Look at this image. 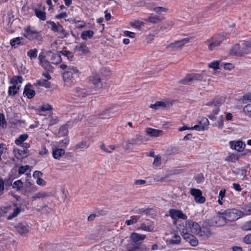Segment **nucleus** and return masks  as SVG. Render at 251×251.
Listing matches in <instances>:
<instances>
[{
  "label": "nucleus",
  "mask_w": 251,
  "mask_h": 251,
  "mask_svg": "<svg viewBox=\"0 0 251 251\" xmlns=\"http://www.w3.org/2000/svg\"><path fill=\"white\" fill-rule=\"evenodd\" d=\"M199 224L191 220H187L185 222V225L181 231V234L183 239L188 242L190 244L194 247L197 246L199 244L198 240L193 234L198 235L200 231Z\"/></svg>",
  "instance_id": "nucleus-1"
},
{
  "label": "nucleus",
  "mask_w": 251,
  "mask_h": 251,
  "mask_svg": "<svg viewBox=\"0 0 251 251\" xmlns=\"http://www.w3.org/2000/svg\"><path fill=\"white\" fill-rule=\"evenodd\" d=\"M60 68L66 70L63 74V78L65 85L71 87L75 83V79L79 77V71L75 66H68L65 64H61Z\"/></svg>",
  "instance_id": "nucleus-2"
},
{
  "label": "nucleus",
  "mask_w": 251,
  "mask_h": 251,
  "mask_svg": "<svg viewBox=\"0 0 251 251\" xmlns=\"http://www.w3.org/2000/svg\"><path fill=\"white\" fill-rule=\"evenodd\" d=\"M231 55L237 56H247L251 59V40L245 41L233 46L230 50Z\"/></svg>",
  "instance_id": "nucleus-3"
},
{
  "label": "nucleus",
  "mask_w": 251,
  "mask_h": 251,
  "mask_svg": "<svg viewBox=\"0 0 251 251\" xmlns=\"http://www.w3.org/2000/svg\"><path fill=\"white\" fill-rule=\"evenodd\" d=\"M69 144L67 139L60 141L52 147V154L53 157L55 159H60L65 154V150Z\"/></svg>",
  "instance_id": "nucleus-4"
},
{
  "label": "nucleus",
  "mask_w": 251,
  "mask_h": 251,
  "mask_svg": "<svg viewBox=\"0 0 251 251\" xmlns=\"http://www.w3.org/2000/svg\"><path fill=\"white\" fill-rule=\"evenodd\" d=\"M226 38L224 34L216 35L207 39L205 44L207 45L208 50L211 51L219 47Z\"/></svg>",
  "instance_id": "nucleus-5"
},
{
  "label": "nucleus",
  "mask_w": 251,
  "mask_h": 251,
  "mask_svg": "<svg viewBox=\"0 0 251 251\" xmlns=\"http://www.w3.org/2000/svg\"><path fill=\"white\" fill-rule=\"evenodd\" d=\"M24 36L29 40L40 41L42 39L40 32L38 31L35 27L27 25L24 28Z\"/></svg>",
  "instance_id": "nucleus-6"
},
{
  "label": "nucleus",
  "mask_w": 251,
  "mask_h": 251,
  "mask_svg": "<svg viewBox=\"0 0 251 251\" xmlns=\"http://www.w3.org/2000/svg\"><path fill=\"white\" fill-rule=\"evenodd\" d=\"M227 222H231L238 219L241 216V212L236 209L222 210Z\"/></svg>",
  "instance_id": "nucleus-7"
},
{
  "label": "nucleus",
  "mask_w": 251,
  "mask_h": 251,
  "mask_svg": "<svg viewBox=\"0 0 251 251\" xmlns=\"http://www.w3.org/2000/svg\"><path fill=\"white\" fill-rule=\"evenodd\" d=\"M47 23L50 25L51 30L60 34L61 38L67 37L69 35V33L65 31L59 23H55L52 21H48Z\"/></svg>",
  "instance_id": "nucleus-8"
},
{
  "label": "nucleus",
  "mask_w": 251,
  "mask_h": 251,
  "mask_svg": "<svg viewBox=\"0 0 251 251\" xmlns=\"http://www.w3.org/2000/svg\"><path fill=\"white\" fill-rule=\"evenodd\" d=\"M190 193L194 197L196 203L202 204L205 201V198L202 196V192L200 189L192 188Z\"/></svg>",
  "instance_id": "nucleus-9"
},
{
  "label": "nucleus",
  "mask_w": 251,
  "mask_h": 251,
  "mask_svg": "<svg viewBox=\"0 0 251 251\" xmlns=\"http://www.w3.org/2000/svg\"><path fill=\"white\" fill-rule=\"evenodd\" d=\"M229 145L231 149L239 152L243 151L246 147L245 143L241 140L230 141Z\"/></svg>",
  "instance_id": "nucleus-10"
},
{
  "label": "nucleus",
  "mask_w": 251,
  "mask_h": 251,
  "mask_svg": "<svg viewBox=\"0 0 251 251\" xmlns=\"http://www.w3.org/2000/svg\"><path fill=\"white\" fill-rule=\"evenodd\" d=\"M8 209L9 215L7 217L8 220H11L16 217L21 212V208L17 206L16 204H13L12 206H7Z\"/></svg>",
  "instance_id": "nucleus-11"
},
{
  "label": "nucleus",
  "mask_w": 251,
  "mask_h": 251,
  "mask_svg": "<svg viewBox=\"0 0 251 251\" xmlns=\"http://www.w3.org/2000/svg\"><path fill=\"white\" fill-rule=\"evenodd\" d=\"M213 221L212 225L218 226H224L227 222L222 210L217 214L216 216L213 219Z\"/></svg>",
  "instance_id": "nucleus-12"
},
{
  "label": "nucleus",
  "mask_w": 251,
  "mask_h": 251,
  "mask_svg": "<svg viewBox=\"0 0 251 251\" xmlns=\"http://www.w3.org/2000/svg\"><path fill=\"white\" fill-rule=\"evenodd\" d=\"M192 39V37H187L180 40L176 41L175 42L169 44L167 46V48L173 49L181 48L185 44L190 43Z\"/></svg>",
  "instance_id": "nucleus-13"
},
{
  "label": "nucleus",
  "mask_w": 251,
  "mask_h": 251,
  "mask_svg": "<svg viewBox=\"0 0 251 251\" xmlns=\"http://www.w3.org/2000/svg\"><path fill=\"white\" fill-rule=\"evenodd\" d=\"M119 110L118 106L114 105L103 111L102 115L104 116L103 118H109L115 116L119 112Z\"/></svg>",
  "instance_id": "nucleus-14"
},
{
  "label": "nucleus",
  "mask_w": 251,
  "mask_h": 251,
  "mask_svg": "<svg viewBox=\"0 0 251 251\" xmlns=\"http://www.w3.org/2000/svg\"><path fill=\"white\" fill-rule=\"evenodd\" d=\"M169 215L172 219H181L182 220H186L187 216L184 214L181 210L177 209H170L169 211Z\"/></svg>",
  "instance_id": "nucleus-15"
},
{
  "label": "nucleus",
  "mask_w": 251,
  "mask_h": 251,
  "mask_svg": "<svg viewBox=\"0 0 251 251\" xmlns=\"http://www.w3.org/2000/svg\"><path fill=\"white\" fill-rule=\"evenodd\" d=\"M125 251H148L149 249L145 245H134L132 244H128L126 246Z\"/></svg>",
  "instance_id": "nucleus-16"
},
{
  "label": "nucleus",
  "mask_w": 251,
  "mask_h": 251,
  "mask_svg": "<svg viewBox=\"0 0 251 251\" xmlns=\"http://www.w3.org/2000/svg\"><path fill=\"white\" fill-rule=\"evenodd\" d=\"M15 228L20 235H24L29 232L30 227L26 223H19L15 226Z\"/></svg>",
  "instance_id": "nucleus-17"
},
{
  "label": "nucleus",
  "mask_w": 251,
  "mask_h": 251,
  "mask_svg": "<svg viewBox=\"0 0 251 251\" xmlns=\"http://www.w3.org/2000/svg\"><path fill=\"white\" fill-rule=\"evenodd\" d=\"M209 124L208 120L206 118L202 117L199 121V125L194 126L192 128L195 129V130L197 131L203 130L208 126Z\"/></svg>",
  "instance_id": "nucleus-18"
},
{
  "label": "nucleus",
  "mask_w": 251,
  "mask_h": 251,
  "mask_svg": "<svg viewBox=\"0 0 251 251\" xmlns=\"http://www.w3.org/2000/svg\"><path fill=\"white\" fill-rule=\"evenodd\" d=\"M202 78V75L201 74H189L186 76L185 78L182 80V82L184 84H186L195 80H201Z\"/></svg>",
  "instance_id": "nucleus-19"
},
{
  "label": "nucleus",
  "mask_w": 251,
  "mask_h": 251,
  "mask_svg": "<svg viewBox=\"0 0 251 251\" xmlns=\"http://www.w3.org/2000/svg\"><path fill=\"white\" fill-rule=\"evenodd\" d=\"M91 94L90 90H87L84 88H76L74 89V94L75 96L80 98H84L85 96Z\"/></svg>",
  "instance_id": "nucleus-20"
},
{
  "label": "nucleus",
  "mask_w": 251,
  "mask_h": 251,
  "mask_svg": "<svg viewBox=\"0 0 251 251\" xmlns=\"http://www.w3.org/2000/svg\"><path fill=\"white\" fill-rule=\"evenodd\" d=\"M23 94L28 99H31L35 95V92L31 89V85L30 84H28L25 87Z\"/></svg>",
  "instance_id": "nucleus-21"
},
{
  "label": "nucleus",
  "mask_w": 251,
  "mask_h": 251,
  "mask_svg": "<svg viewBox=\"0 0 251 251\" xmlns=\"http://www.w3.org/2000/svg\"><path fill=\"white\" fill-rule=\"evenodd\" d=\"M146 132L149 136L154 137L160 136L163 134L162 130L151 127H148L146 129Z\"/></svg>",
  "instance_id": "nucleus-22"
},
{
  "label": "nucleus",
  "mask_w": 251,
  "mask_h": 251,
  "mask_svg": "<svg viewBox=\"0 0 251 251\" xmlns=\"http://www.w3.org/2000/svg\"><path fill=\"white\" fill-rule=\"evenodd\" d=\"M146 238V235L143 234H139L138 233L133 232L130 236V241L134 243L144 240Z\"/></svg>",
  "instance_id": "nucleus-23"
},
{
  "label": "nucleus",
  "mask_w": 251,
  "mask_h": 251,
  "mask_svg": "<svg viewBox=\"0 0 251 251\" xmlns=\"http://www.w3.org/2000/svg\"><path fill=\"white\" fill-rule=\"evenodd\" d=\"M89 81L94 85L95 88L99 87L100 85V76L97 74H93L89 78Z\"/></svg>",
  "instance_id": "nucleus-24"
},
{
  "label": "nucleus",
  "mask_w": 251,
  "mask_h": 251,
  "mask_svg": "<svg viewBox=\"0 0 251 251\" xmlns=\"http://www.w3.org/2000/svg\"><path fill=\"white\" fill-rule=\"evenodd\" d=\"M52 109V106L48 103H44L42 105L36 109V113L40 115H44L43 112L50 111Z\"/></svg>",
  "instance_id": "nucleus-25"
},
{
  "label": "nucleus",
  "mask_w": 251,
  "mask_h": 251,
  "mask_svg": "<svg viewBox=\"0 0 251 251\" xmlns=\"http://www.w3.org/2000/svg\"><path fill=\"white\" fill-rule=\"evenodd\" d=\"M36 16L42 21H45L46 19V14L44 9L41 10L37 8L33 9Z\"/></svg>",
  "instance_id": "nucleus-26"
},
{
  "label": "nucleus",
  "mask_w": 251,
  "mask_h": 251,
  "mask_svg": "<svg viewBox=\"0 0 251 251\" xmlns=\"http://www.w3.org/2000/svg\"><path fill=\"white\" fill-rule=\"evenodd\" d=\"M239 158V155L235 153L229 152L225 160L229 162H235Z\"/></svg>",
  "instance_id": "nucleus-27"
},
{
  "label": "nucleus",
  "mask_w": 251,
  "mask_h": 251,
  "mask_svg": "<svg viewBox=\"0 0 251 251\" xmlns=\"http://www.w3.org/2000/svg\"><path fill=\"white\" fill-rule=\"evenodd\" d=\"M162 20V18H161L159 16L157 15H154L153 14H151L147 18L145 19V21L146 22H150L153 24H156Z\"/></svg>",
  "instance_id": "nucleus-28"
},
{
  "label": "nucleus",
  "mask_w": 251,
  "mask_h": 251,
  "mask_svg": "<svg viewBox=\"0 0 251 251\" xmlns=\"http://www.w3.org/2000/svg\"><path fill=\"white\" fill-rule=\"evenodd\" d=\"M211 235V232L209 228L206 227H200V231L198 233V236L203 238H208Z\"/></svg>",
  "instance_id": "nucleus-29"
},
{
  "label": "nucleus",
  "mask_w": 251,
  "mask_h": 251,
  "mask_svg": "<svg viewBox=\"0 0 251 251\" xmlns=\"http://www.w3.org/2000/svg\"><path fill=\"white\" fill-rule=\"evenodd\" d=\"M50 195L49 193L45 191H40L34 194L31 198L33 201H36L38 199H43Z\"/></svg>",
  "instance_id": "nucleus-30"
},
{
  "label": "nucleus",
  "mask_w": 251,
  "mask_h": 251,
  "mask_svg": "<svg viewBox=\"0 0 251 251\" xmlns=\"http://www.w3.org/2000/svg\"><path fill=\"white\" fill-rule=\"evenodd\" d=\"M14 152L15 154V156L18 159H22L24 157L26 156V151L25 150H20L18 149H14Z\"/></svg>",
  "instance_id": "nucleus-31"
},
{
  "label": "nucleus",
  "mask_w": 251,
  "mask_h": 251,
  "mask_svg": "<svg viewBox=\"0 0 251 251\" xmlns=\"http://www.w3.org/2000/svg\"><path fill=\"white\" fill-rule=\"evenodd\" d=\"M62 59L60 52L52 54L50 62L52 64H58L61 62Z\"/></svg>",
  "instance_id": "nucleus-32"
},
{
  "label": "nucleus",
  "mask_w": 251,
  "mask_h": 251,
  "mask_svg": "<svg viewBox=\"0 0 251 251\" xmlns=\"http://www.w3.org/2000/svg\"><path fill=\"white\" fill-rule=\"evenodd\" d=\"M75 50L77 51H81L83 53L87 54L89 52V50L85 43H81L80 44L76 46Z\"/></svg>",
  "instance_id": "nucleus-33"
},
{
  "label": "nucleus",
  "mask_w": 251,
  "mask_h": 251,
  "mask_svg": "<svg viewBox=\"0 0 251 251\" xmlns=\"http://www.w3.org/2000/svg\"><path fill=\"white\" fill-rule=\"evenodd\" d=\"M23 80L22 76L16 75L11 79L10 83L12 85L21 86V84L22 83Z\"/></svg>",
  "instance_id": "nucleus-34"
},
{
  "label": "nucleus",
  "mask_w": 251,
  "mask_h": 251,
  "mask_svg": "<svg viewBox=\"0 0 251 251\" xmlns=\"http://www.w3.org/2000/svg\"><path fill=\"white\" fill-rule=\"evenodd\" d=\"M20 86L12 85L9 87L8 94L9 96H14L17 94L19 91Z\"/></svg>",
  "instance_id": "nucleus-35"
},
{
  "label": "nucleus",
  "mask_w": 251,
  "mask_h": 251,
  "mask_svg": "<svg viewBox=\"0 0 251 251\" xmlns=\"http://www.w3.org/2000/svg\"><path fill=\"white\" fill-rule=\"evenodd\" d=\"M40 64L46 70H50V63L47 61L45 57L42 56L41 55L39 56Z\"/></svg>",
  "instance_id": "nucleus-36"
},
{
  "label": "nucleus",
  "mask_w": 251,
  "mask_h": 251,
  "mask_svg": "<svg viewBox=\"0 0 251 251\" xmlns=\"http://www.w3.org/2000/svg\"><path fill=\"white\" fill-rule=\"evenodd\" d=\"M28 137L27 134H22L15 140V143L17 146H21L24 143V141L28 138Z\"/></svg>",
  "instance_id": "nucleus-37"
},
{
  "label": "nucleus",
  "mask_w": 251,
  "mask_h": 251,
  "mask_svg": "<svg viewBox=\"0 0 251 251\" xmlns=\"http://www.w3.org/2000/svg\"><path fill=\"white\" fill-rule=\"evenodd\" d=\"M153 226L151 224L146 225L145 223H142L138 228V229L151 232L153 230Z\"/></svg>",
  "instance_id": "nucleus-38"
},
{
  "label": "nucleus",
  "mask_w": 251,
  "mask_h": 251,
  "mask_svg": "<svg viewBox=\"0 0 251 251\" xmlns=\"http://www.w3.org/2000/svg\"><path fill=\"white\" fill-rule=\"evenodd\" d=\"M36 86H40L44 87L45 88L50 87V83L48 80L45 79H40L38 80L34 84Z\"/></svg>",
  "instance_id": "nucleus-39"
},
{
  "label": "nucleus",
  "mask_w": 251,
  "mask_h": 251,
  "mask_svg": "<svg viewBox=\"0 0 251 251\" xmlns=\"http://www.w3.org/2000/svg\"><path fill=\"white\" fill-rule=\"evenodd\" d=\"M94 34V32L91 30L84 31L82 33L81 38L84 40H86L92 38Z\"/></svg>",
  "instance_id": "nucleus-40"
},
{
  "label": "nucleus",
  "mask_w": 251,
  "mask_h": 251,
  "mask_svg": "<svg viewBox=\"0 0 251 251\" xmlns=\"http://www.w3.org/2000/svg\"><path fill=\"white\" fill-rule=\"evenodd\" d=\"M181 238L178 235H175L172 236V238L169 240H167V242L169 244H178L180 242Z\"/></svg>",
  "instance_id": "nucleus-41"
},
{
  "label": "nucleus",
  "mask_w": 251,
  "mask_h": 251,
  "mask_svg": "<svg viewBox=\"0 0 251 251\" xmlns=\"http://www.w3.org/2000/svg\"><path fill=\"white\" fill-rule=\"evenodd\" d=\"M89 146V145L87 143L86 141H81L78 142L75 146V149L76 150H83L86 149L88 148Z\"/></svg>",
  "instance_id": "nucleus-42"
},
{
  "label": "nucleus",
  "mask_w": 251,
  "mask_h": 251,
  "mask_svg": "<svg viewBox=\"0 0 251 251\" xmlns=\"http://www.w3.org/2000/svg\"><path fill=\"white\" fill-rule=\"evenodd\" d=\"M165 106V102L163 101H157L154 104H151L150 105V107L153 109H158L161 107H164Z\"/></svg>",
  "instance_id": "nucleus-43"
},
{
  "label": "nucleus",
  "mask_w": 251,
  "mask_h": 251,
  "mask_svg": "<svg viewBox=\"0 0 251 251\" xmlns=\"http://www.w3.org/2000/svg\"><path fill=\"white\" fill-rule=\"evenodd\" d=\"M239 102L242 104L247 103L251 102V95L246 94L244 95L239 100Z\"/></svg>",
  "instance_id": "nucleus-44"
},
{
  "label": "nucleus",
  "mask_w": 251,
  "mask_h": 251,
  "mask_svg": "<svg viewBox=\"0 0 251 251\" xmlns=\"http://www.w3.org/2000/svg\"><path fill=\"white\" fill-rule=\"evenodd\" d=\"M38 50L37 49H34L29 50L27 52V56L31 60L34 59L37 57Z\"/></svg>",
  "instance_id": "nucleus-45"
},
{
  "label": "nucleus",
  "mask_w": 251,
  "mask_h": 251,
  "mask_svg": "<svg viewBox=\"0 0 251 251\" xmlns=\"http://www.w3.org/2000/svg\"><path fill=\"white\" fill-rule=\"evenodd\" d=\"M139 217L138 216H132L130 217L129 220H126L125 223L127 226H130L136 223L139 220Z\"/></svg>",
  "instance_id": "nucleus-46"
},
{
  "label": "nucleus",
  "mask_w": 251,
  "mask_h": 251,
  "mask_svg": "<svg viewBox=\"0 0 251 251\" xmlns=\"http://www.w3.org/2000/svg\"><path fill=\"white\" fill-rule=\"evenodd\" d=\"M226 193V189L221 190L219 192V199H218V202L219 204L220 205H222L223 203V199L225 197Z\"/></svg>",
  "instance_id": "nucleus-47"
},
{
  "label": "nucleus",
  "mask_w": 251,
  "mask_h": 251,
  "mask_svg": "<svg viewBox=\"0 0 251 251\" xmlns=\"http://www.w3.org/2000/svg\"><path fill=\"white\" fill-rule=\"evenodd\" d=\"M60 53L61 55H64V56L67 57V58L70 60H72L74 56L73 53L68 50H63L60 51Z\"/></svg>",
  "instance_id": "nucleus-48"
},
{
  "label": "nucleus",
  "mask_w": 251,
  "mask_h": 251,
  "mask_svg": "<svg viewBox=\"0 0 251 251\" xmlns=\"http://www.w3.org/2000/svg\"><path fill=\"white\" fill-rule=\"evenodd\" d=\"M143 25L144 23L139 20H136L130 23L131 26L136 28H140Z\"/></svg>",
  "instance_id": "nucleus-49"
},
{
  "label": "nucleus",
  "mask_w": 251,
  "mask_h": 251,
  "mask_svg": "<svg viewBox=\"0 0 251 251\" xmlns=\"http://www.w3.org/2000/svg\"><path fill=\"white\" fill-rule=\"evenodd\" d=\"M243 111L245 114L251 119V103L246 105L243 108Z\"/></svg>",
  "instance_id": "nucleus-50"
},
{
  "label": "nucleus",
  "mask_w": 251,
  "mask_h": 251,
  "mask_svg": "<svg viewBox=\"0 0 251 251\" xmlns=\"http://www.w3.org/2000/svg\"><path fill=\"white\" fill-rule=\"evenodd\" d=\"M220 62L219 61L215 60L208 64V66L215 70L219 69Z\"/></svg>",
  "instance_id": "nucleus-51"
},
{
  "label": "nucleus",
  "mask_w": 251,
  "mask_h": 251,
  "mask_svg": "<svg viewBox=\"0 0 251 251\" xmlns=\"http://www.w3.org/2000/svg\"><path fill=\"white\" fill-rule=\"evenodd\" d=\"M7 123L5 119L4 115L3 113H0V126L2 127H5Z\"/></svg>",
  "instance_id": "nucleus-52"
},
{
  "label": "nucleus",
  "mask_w": 251,
  "mask_h": 251,
  "mask_svg": "<svg viewBox=\"0 0 251 251\" xmlns=\"http://www.w3.org/2000/svg\"><path fill=\"white\" fill-rule=\"evenodd\" d=\"M21 40V38L20 37H17V38L12 39L10 41L11 46L12 47H14V46H15L16 45H18L20 44Z\"/></svg>",
  "instance_id": "nucleus-53"
},
{
  "label": "nucleus",
  "mask_w": 251,
  "mask_h": 251,
  "mask_svg": "<svg viewBox=\"0 0 251 251\" xmlns=\"http://www.w3.org/2000/svg\"><path fill=\"white\" fill-rule=\"evenodd\" d=\"M216 126L219 128H222L224 126V118L222 115L218 117V120H217V124Z\"/></svg>",
  "instance_id": "nucleus-54"
},
{
  "label": "nucleus",
  "mask_w": 251,
  "mask_h": 251,
  "mask_svg": "<svg viewBox=\"0 0 251 251\" xmlns=\"http://www.w3.org/2000/svg\"><path fill=\"white\" fill-rule=\"evenodd\" d=\"M29 170V167L28 165L21 166L19 169V173L24 174Z\"/></svg>",
  "instance_id": "nucleus-55"
},
{
  "label": "nucleus",
  "mask_w": 251,
  "mask_h": 251,
  "mask_svg": "<svg viewBox=\"0 0 251 251\" xmlns=\"http://www.w3.org/2000/svg\"><path fill=\"white\" fill-rule=\"evenodd\" d=\"M23 186V183L20 180L15 181L13 184V187L19 190Z\"/></svg>",
  "instance_id": "nucleus-56"
},
{
  "label": "nucleus",
  "mask_w": 251,
  "mask_h": 251,
  "mask_svg": "<svg viewBox=\"0 0 251 251\" xmlns=\"http://www.w3.org/2000/svg\"><path fill=\"white\" fill-rule=\"evenodd\" d=\"M134 144H136V140L135 139H132L131 140H128L127 141V145L126 147V149H130L131 147Z\"/></svg>",
  "instance_id": "nucleus-57"
},
{
  "label": "nucleus",
  "mask_w": 251,
  "mask_h": 251,
  "mask_svg": "<svg viewBox=\"0 0 251 251\" xmlns=\"http://www.w3.org/2000/svg\"><path fill=\"white\" fill-rule=\"evenodd\" d=\"M161 164V158L158 156H156L154 158L153 165L155 166H159Z\"/></svg>",
  "instance_id": "nucleus-58"
},
{
  "label": "nucleus",
  "mask_w": 251,
  "mask_h": 251,
  "mask_svg": "<svg viewBox=\"0 0 251 251\" xmlns=\"http://www.w3.org/2000/svg\"><path fill=\"white\" fill-rule=\"evenodd\" d=\"M174 25V23L172 21L168 20L167 21L164 25V27L165 29H170Z\"/></svg>",
  "instance_id": "nucleus-59"
},
{
  "label": "nucleus",
  "mask_w": 251,
  "mask_h": 251,
  "mask_svg": "<svg viewBox=\"0 0 251 251\" xmlns=\"http://www.w3.org/2000/svg\"><path fill=\"white\" fill-rule=\"evenodd\" d=\"M8 213V209L7 207H2L0 208V217H2L4 214Z\"/></svg>",
  "instance_id": "nucleus-60"
},
{
  "label": "nucleus",
  "mask_w": 251,
  "mask_h": 251,
  "mask_svg": "<svg viewBox=\"0 0 251 251\" xmlns=\"http://www.w3.org/2000/svg\"><path fill=\"white\" fill-rule=\"evenodd\" d=\"M39 153L41 155H45L49 154V151L45 146H43Z\"/></svg>",
  "instance_id": "nucleus-61"
},
{
  "label": "nucleus",
  "mask_w": 251,
  "mask_h": 251,
  "mask_svg": "<svg viewBox=\"0 0 251 251\" xmlns=\"http://www.w3.org/2000/svg\"><path fill=\"white\" fill-rule=\"evenodd\" d=\"M59 133L61 135H66L68 133V130L66 126H62L59 128Z\"/></svg>",
  "instance_id": "nucleus-62"
},
{
  "label": "nucleus",
  "mask_w": 251,
  "mask_h": 251,
  "mask_svg": "<svg viewBox=\"0 0 251 251\" xmlns=\"http://www.w3.org/2000/svg\"><path fill=\"white\" fill-rule=\"evenodd\" d=\"M219 111V109L218 108H216L213 111V113L211 114H210L208 116V117L211 120H213L214 119V117L215 115H217Z\"/></svg>",
  "instance_id": "nucleus-63"
},
{
  "label": "nucleus",
  "mask_w": 251,
  "mask_h": 251,
  "mask_svg": "<svg viewBox=\"0 0 251 251\" xmlns=\"http://www.w3.org/2000/svg\"><path fill=\"white\" fill-rule=\"evenodd\" d=\"M244 241L247 244H251V234L246 235L244 238Z\"/></svg>",
  "instance_id": "nucleus-64"
}]
</instances>
